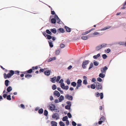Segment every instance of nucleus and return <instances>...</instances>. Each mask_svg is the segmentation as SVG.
<instances>
[{
  "label": "nucleus",
  "instance_id": "1",
  "mask_svg": "<svg viewBox=\"0 0 126 126\" xmlns=\"http://www.w3.org/2000/svg\"><path fill=\"white\" fill-rule=\"evenodd\" d=\"M8 71L9 72V73L7 74H6V73H4L3 74L4 78L5 79H9L14 74L15 72H14V70H10Z\"/></svg>",
  "mask_w": 126,
  "mask_h": 126
},
{
  "label": "nucleus",
  "instance_id": "2",
  "mask_svg": "<svg viewBox=\"0 0 126 126\" xmlns=\"http://www.w3.org/2000/svg\"><path fill=\"white\" fill-rule=\"evenodd\" d=\"M90 61L89 60H86L84 61L82 64V68L84 69L86 68V65L89 63Z\"/></svg>",
  "mask_w": 126,
  "mask_h": 126
},
{
  "label": "nucleus",
  "instance_id": "3",
  "mask_svg": "<svg viewBox=\"0 0 126 126\" xmlns=\"http://www.w3.org/2000/svg\"><path fill=\"white\" fill-rule=\"evenodd\" d=\"M95 95L96 97H98L100 96V99H103L104 97L103 93H100L98 92H97L95 93Z\"/></svg>",
  "mask_w": 126,
  "mask_h": 126
},
{
  "label": "nucleus",
  "instance_id": "4",
  "mask_svg": "<svg viewBox=\"0 0 126 126\" xmlns=\"http://www.w3.org/2000/svg\"><path fill=\"white\" fill-rule=\"evenodd\" d=\"M95 83L96 84V88L97 90H99V89H102V84H101L98 82H95Z\"/></svg>",
  "mask_w": 126,
  "mask_h": 126
},
{
  "label": "nucleus",
  "instance_id": "5",
  "mask_svg": "<svg viewBox=\"0 0 126 126\" xmlns=\"http://www.w3.org/2000/svg\"><path fill=\"white\" fill-rule=\"evenodd\" d=\"M65 98L69 101H72L73 99L72 96L68 94H66L65 96Z\"/></svg>",
  "mask_w": 126,
  "mask_h": 126
},
{
  "label": "nucleus",
  "instance_id": "6",
  "mask_svg": "<svg viewBox=\"0 0 126 126\" xmlns=\"http://www.w3.org/2000/svg\"><path fill=\"white\" fill-rule=\"evenodd\" d=\"M52 117L53 119L56 118V120H58L59 118V115L56 112L53 114Z\"/></svg>",
  "mask_w": 126,
  "mask_h": 126
},
{
  "label": "nucleus",
  "instance_id": "7",
  "mask_svg": "<svg viewBox=\"0 0 126 126\" xmlns=\"http://www.w3.org/2000/svg\"><path fill=\"white\" fill-rule=\"evenodd\" d=\"M108 69V68L106 66H105L101 68V72L102 73H104V74H105L106 71Z\"/></svg>",
  "mask_w": 126,
  "mask_h": 126
},
{
  "label": "nucleus",
  "instance_id": "8",
  "mask_svg": "<svg viewBox=\"0 0 126 126\" xmlns=\"http://www.w3.org/2000/svg\"><path fill=\"white\" fill-rule=\"evenodd\" d=\"M57 33L56 34H58V33H63L65 32V31L64 29L62 28H60L57 30Z\"/></svg>",
  "mask_w": 126,
  "mask_h": 126
},
{
  "label": "nucleus",
  "instance_id": "9",
  "mask_svg": "<svg viewBox=\"0 0 126 126\" xmlns=\"http://www.w3.org/2000/svg\"><path fill=\"white\" fill-rule=\"evenodd\" d=\"M56 16V15L54 16V17L52 18L51 20H50V22L52 24H55L56 23V18L55 17V16Z\"/></svg>",
  "mask_w": 126,
  "mask_h": 126
},
{
  "label": "nucleus",
  "instance_id": "10",
  "mask_svg": "<svg viewBox=\"0 0 126 126\" xmlns=\"http://www.w3.org/2000/svg\"><path fill=\"white\" fill-rule=\"evenodd\" d=\"M53 94L54 96L59 97L60 95V93L57 90L53 92Z\"/></svg>",
  "mask_w": 126,
  "mask_h": 126
},
{
  "label": "nucleus",
  "instance_id": "11",
  "mask_svg": "<svg viewBox=\"0 0 126 126\" xmlns=\"http://www.w3.org/2000/svg\"><path fill=\"white\" fill-rule=\"evenodd\" d=\"M51 72L50 70H48L45 71L44 73L45 75L48 76L50 75Z\"/></svg>",
  "mask_w": 126,
  "mask_h": 126
},
{
  "label": "nucleus",
  "instance_id": "12",
  "mask_svg": "<svg viewBox=\"0 0 126 126\" xmlns=\"http://www.w3.org/2000/svg\"><path fill=\"white\" fill-rule=\"evenodd\" d=\"M56 17V21H57V23L59 24H62V23H63V22L61 21V19H60L59 17L57 15L55 16Z\"/></svg>",
  "mask_w": 126,
  "mask_h": 126
},
{
  "label": "nucleus",
  "instance_id": "13",
  "mask_svg": "<svg viewBox=\"0 0 126 126\" xmlns=\"http://www.w3.org/2000/svg\"><path fill=\"white\" fill-rule=\"evenodd\" d=\"M64 28L66 30V31L68 32H70L71 31V28H69L68 27L65 26H64Z\"/></svg>",
  "mask_w": 126,
  "mask_h": 126
},
{
  "label": "nucleus",
  "instance_id": "14",
  "mask_svg": "<svg viewBox=\"0 0 126 126\" xmlns=\"http://www.w3.org/2000/svg\"><path fill=\"white\" fill-rule=\"evenodd\" d=\"M82 81L81 79H79L78 80L77 85L80 87L82 85Z\"/></svg>",
  "mask_w": 126,
  "mask_h": 126
},
{
  "label": "nucleus",
  "instance_id": "15",
  "mask_svg": "<svg viewBox=\"0 0 126 126\" xmlns=\"http://www.w3.org/2000/svg\"><path fill=\"white\" fill-rule=\"evenodd\" d=\"M10 83V81L8 79H6L4 81V84L6 87H8L9 85V84Z\"/></svg>",
  "mask_w": 126,
  "mask_h": 126
},
{
  "label": "nucleus",
  "instance_id": "16",
  "mask_svg": "<svg viewBox=\"0 0 126 126\" xmlns=\"http://www.w3.org/2000/svg\"><path fill=\"white\" fill-rule=\"evenodd\" d=\"M57 78V77L56 76H55L53 78H50V81L53 83H54L55 82L56 79Z\"/></svg>",
  "mask_w": 126,
  "mask_h": 126
},
{
  "label": "nucleus",
  "instance_id": "17",
  "mask_svg": "<svg viewBox=\"0 0 126 126\" xmlns=\"http://www.w3.org/2000/svg\"><path fill=\"white\" fill-rule=\"evenodd\" d=\"M49 110L51 111H54L55 110L56 107L55 105H54L53 106L49 105Z\"/></svg>",
  "mask_w": 126,
  "mask_h": 126
},
{
  "label": "nucleus",
  "instance_id": "18",
  "mask_svg": "<svg viewBox=\"0 0 126 126\" xmlns=\"http://www.w3.org/2000/svg\"><path fill=\"white\" fill-rule=\"evenodd\" d=\"M64 99V97L63 95H60V96L58 98L59 101L60 102H61Z\"/></svg>",
  "mask_w": 126,
  "mask_h": 126
},
{
  "label": "nucleus",
  "instance_id": "19",
  "mask_svg": "<svg viewBox=\"0 0 126 126\" xmlns=\"http://www.w3.org/2000/svg\"><path fill=\"white\" fill-rule=\"evenodd\" d=\"M49 47L50 48H52L53 47V45L52 43V42L51 40H49L48 41Z\"/></svg>",
  "mask_w": 126,
  "mask_h": 126
},
{
  "label": "nucleus",
  "instance_id": "20",
  "mask_svg": "<svg viewBox=\"0 0 126 126\" xmlns=\"http://www.w3.org/2000/svg\"><path fill=\"white\" fill-rule=\"evenodd\" d=\"M51 39H52L53 41H54L56 40V38L54 36H51V35H49L48 39L50 40Z\"/></svg>",
  "mask_w": 126,
  "mask_h": 126
},
{
  "label": "nucleus",
  "instance_id": "21",
  "mask_svg": "<svg viewBox=\"0 0 126 126\" xmlns=\"http://www.w3.org/2000/svg\"><path fill=\"white\" fill-rule=\"evenodd\" d=\"M50 31H51V33L53 34H56L57 32V30L55 28L51 29H50Z\"/></svg>",
  "mask_w": 126,
  "mask_h": 126
},
{
  "label": "nucleus",
  "instance_id": "22",
  "mask_svg": "<svg viewBox=\"0 0 126 126\" xmlns=\"http://www.w3.org/2000/svg\"><path fill=\"white\" fill-rule=\"evenodd\" d=\"M42 33L43 35L45 36V37H47L46 38L47 39H48L49 37V35L48 34H47L46 32H42Z\"/></svg>",
  "mask_w": 126,
  "mask_h": 126
},
{
  "label": "nucleus",
  "instance_id": "23",
  "mask_svg": "<svg viewBox=\"0 0 126 126\" xmlns=\"http://www.w3.org/2000/svg\"><path fill=\"white\" fill-rule=\"evenodd\" d=\"M99 77L102 78H104L105 76V74L104 73H101L99 75Z\"/></svg>",
  "mask_w": 126,
  "mask_h": 126
},
{
  "label": "nucleus",
  "instance_id": "24",
  "mask_svg": "<svg viewBox=\"0 0 126 126\" xmlns=\"http://www.w3.org/2000/svg\"><path fill=\"white\" fill-rule=\"evenodd\" d=\"M111 27V26H107L105 27L104 28H102L100 30L101 31H104L106 30L109 29Z\"/></svg>",
  "mask_w": 126,
  "mask_h": 126
},
{
  "label": "nucleus",
  "instance_id": "25",
  "mask_svg": "<svg viewBox=\"0 0 126 126\" xmlns=\"http://www.w3.org/2000/svg\"><path fill=\"white\" fill-rule=\"evenodd\" d=\"M51 125L52 126H57V123L54 121H52L51 122Z\"/></svg>",
  "mask_w": 126,
  "mask_h": 126
},
{
  "label": "nucleus",
  "instance_id": "26",
  "mask_svg": "<svg viewBox=\"0 0 126 126\" xmlns=\"http://www.w3.org/2000/svg\"><path fill=\"white\" fill-rule=\"evenodd\" d=\"M100 53L96 55H94L93 56V58L95 59H96L100 57Z\"/></svg>",
  "mask_w": 126,
  "mask_h": 126
},
{
  "label": "nucleus",
  "instance_id": "27",
  "mask_svg": "<svg viewBox=\"0 0 126 126\" xmlns=\"http://www.w3.org/2000/svg\"><path fill=\"white\" fill-rule=\"evenodd\" d=\"M46 32L47 34L49 35H51L52 34L51 33V31H50V30L47 29L46 30Z\"/></svg>",
  "mask_w": 126,
  "mask_h": 126
},
{
  "label": "nucleus",
  "instance_id": "28",
  "mask_svg": "<svg viewBox=\"0 0 126 126\" xmlns=\"http://www.w3.org/2000/svg\"><path fill=\"white\" fill-rule=\"evenodd\" d=\"M12 90V88L11 86H9L8 87L7 89V91L10 92Z\"/></svg>",
  "mask_w": 126,
  "mask_h": 126
},
{
  "label": "nucleus",
  "instance_id": "29",
  "mask_svg": "<svg viewBox=\"0 0 126 126\" xmlns=\"http://www.w3.org/2000/svg\"><path fill=\"white\" fill-rule=\"evenodd\" d=\"M99 45L101 49L102 48H103L106 47L107 45V44H106L104 43L102 44L101 45Z\"/></svg>",
  "mask_w": 126,
  "mask_h": 126
},
{
  "label": "nucleus",
  "instance_id": "30",
  "mask_svg": "<svg viewBox=\"0 0 126 126\" xmlns=\"http://www.w3.org/2000/svg\"><path fill=\"white\" fill-rule=\"evenodd\" d=\"M44 112V110L42 108H41L39 109L38 110V112L40 114H42Z\"/></svg>",
  "mask_w": 126,
  "mask_h": 126
},
{
  "label": "nucleus",
  "instance_id": "31",
  "mask_svg": "<svg viewBox=\"0 0 126 126\" xmlns=\"http://www.w3.org/2000/svg\"><path fill=\"white\" fill-rule=\"evenodd\" d=\"M32 77V75H31L29 74H27L25 75V77L26 78H27L28 79H29L30 78H31Z\"/></svg>",
  "mask_w": 126,
  "mask_h": 126
},
{
  "label": "nucleus",
  "instance_id": "32",
  "mask_svg": "<svg viewBox=\"0 0 126 126\" xmlns=\"http://www.w3.org/2000/svg\"><path fill=\"white\" fill-rule=\"evenodd\" d=\"M93 64L94 66H97L99 64V63L95 60L93 61Z\"/></svg>",
  "mask_w": 126,
  "mask_h": 126
},
{
  "label": "nucleus",
  "instance_id": "33",
  "mask_svg": "<svg viewBox=\"0 0 126 126\" xmlns=\"http://www.w3.org/2000/svg\"><path fill=\"white\" fill-rule=\"evenodd\" d=\"M68 117L67 116H66L63 117V118L62 120L63 121H67V120H68Z\"/></svg>",
  "mask_w": 126,
  "mask_h": 126
},
{
  "label": "nucleus",
  "instance_id": "34",
  "mask_svg": "<svg viewBox=\"0 0 126 126\" xmlns=\"http://www.w3.org/2000/svg\"><path fill=\"white\" fill-rule=\"evenodd\" d=\"M33 69H32V67L30 69L28 70H27V73L28 74H31L33 72Z\"/></svg>",
  "mask_w": 126,
  "mask_h": 126
},
{
  "label": "nucleus",
  "instance_id": "35",
  "mask_svg": "<svg viewBox=\"0 0 126 126\" xmlns=\"http://www.w3.org/2000/svg\"><path fill=\"white\" fill-rule=\"evenodd\" d=\"M48 114V112L46 110H45L44 113V115L46 116H47Z\"/></svg>",
  "mask_w": 126,
  "mask_h": 126
},
{
  "label": "nucleus",
  "instance_id": "36",
  "mask_svg": "<svg viewBox=\"0 0 126 126\" xmlns=\"http://www.w3.org/2000/svg\"><path fill=\"white\" fill-rule=\"evenodd\" d=\"M71 85L74 87H75L77 85V83L75 81L73 82H71Z\"/></svg>",
  "mask_w": 126,
  "mask_h": 126
},
{
  "label": "nucleus",
  "instance_id": "37",
  "mask_svg": "<svg viewBox=\"0 0 126 126\" xmlns=\"http://www.w3.org/2000/svg\"><path fill=\"white\" fill-rule=\"evenodd\" d=\"M94 66V64L93 63H90L89 67L88 68V70H90Z\"/></svg>",
  "mask_w": 126,
  "mask_h": 126
},
{
  "label": "nucleus",
  "instance_id": "38",
  "mask_svg": "<svg viewBox=\"0 0 126 126\" xmlns=\"http://www.w3.org/2000/svg\"><path fill=\"white\" fill-rule=\"evenodd\" d=\"M96 87V85L94 84H92L91 85V88L93 89H94Z\"/></svg>",
  "mask_w": 126,
  "mask_h": 126
},
{
  "label": "nucleus",
  "instance_id": "39",
  "mask_svg": "<svg viewBox=\"0 0 126 126\" xmlns=\"http://www.w3.org/2000/svg\"><path fill=\"white\" fill-rule=\"evenodd\" d=\"M81 39L83 40H87L88 39V37L87 36H82L81 37Z\"/></svg>",
  "mask_w": 126,
  "mask_h": 126
},
{
  "label": "nucleus",
  "instance_id": "40",
  "mask_svg": "<svg viewBox=\"0 0 126 126\" xmlns=\"http://www.w3.org/2000/svg\"><path fill=\"white\" fill-rule=\"evenodd\" d=\"M14 72H15L14 74H15L16 75H20L19 73L20 72V71L19 70H16L14 71Z\"/></svg>",
  "mask_w": 126,
  "mask_h": 126
},
{
  "label": "nucleus",
  "instance_id": "41",
  "mask_svg": "<svg viewBox=\"0 0 126 126\" xmlns=\"http://www.w3.org/2000/svg\"><path fill=\"white\" fill-rule=\"evenodd\" d=\"M60 53V51L59 49L56 50L55 52V54L56 55H58Z\"/></svg>",
  "mask_w": 126,
  "mask_h": 126
},
{
  "label": "nucleus",
  "instance_id": "42",
  "mask_svg": "<svg viewBox=\"0 0 126 126\" xmlns=\"http://www.w3.org/2000/svg\"><path fill=\"white\" fill-rule=\"evenodd\" d=\"M52 90H55L56 89L57 86L56 85L54 84L52 85Z\"/></svg>",
  "mask_w": 126,
  "mask_h": 126
},
{
  "label": "nucleus",
  "instance_id": "43",
  "mask_svg": "<svg viewBox=\"0 0 126 126\" xmlns=\"http://www.w3.org/2000/svg\"><path fill=\"white\" fill-rule=\"evenodd\" d=\"M67 105L69 106L70 107H71L72 106V104H71V102L70 101H67L66 102Z\"/></svg>",
  "mask_w": 126,
  "mask_h": 126
},
{
  "label": "nucleus",
  "instance_id": "44",
  "mask_svg": "<svg viewBox=\"0 0 126 126\" xmlns=\"http://www.w3.org/2000/svg\"><path fill=\"white\" fill-rule=\"evenodd\" d=\"M61 78V77L60 76H58L57 77V79H56V81L57 82H58L60 80Z\"/></svg>",
  "mask_w": 126,
  "mask_h": 126
},
{
  "label": "nucleus",
  "instance_id": "45",
  "mask_svg": "<svg viewBox=\"0 0 126 126\" xmlns=\"http://www.w3.org/2000/svg\"><path fill=\"white\" fill-rule=\"evenodd\" d=\"M101 49L100 46V45H99L98 46H97L95 48V50L97 51H98L100 49Z\"/></svg>",
  "mask_w": 126,
  "mask_h": 126
},
{
  "label": "nucleus",
  "instance_id": "46",
  "mask_svg": "<svg viewBox=\"0 0 126 126\" xmlns=\"http://www.w3.org/2000/svg\"><path fill=\"white\" fill-rule=\"evenodd\" d=\"M105 51L107 53H109L111 51L110 49L109 48H108L107 50H105Z\"/></svg>",
  "mask_w": 126,
  "mask_h": 126
},
{
  "label": "nucleus",
  "instance_id": "47",
  "mask_svg": "<svg viewBox=\"0 0 126 126\" xmlns=\"http://www.w3.org/2000/svg\"><path fill=\"white\" fill-rule=\"evenodd\" d=\"M59 124L60 126H64L65 124L62 121H60L59 122Z\"/></svg>",
  "mask_w": 126,
  "mask_h": 126
},
{
  "label": "nucleus",
  "instance_id": "48",
  "mask_svg": "<svg viewBox=\"0 0 126 126\" xmlns=\"http://www.w3.org/2000/svg\"><path fill=\"white\" fill-rule=\"evenodd\" d=\"M97 80L98 81L101 82L102 81V80L101 78L99 77L97 78Z\"/></svg>",
  "mask_w": 126,
  "mask_h": 126
},
{
  "label": "nucleus",
  "instance_id": "49",
  "mask_svg": "<svg viewBox=\"0 0 126 126\" xmlns=\"http://www.w3.org/2000/svg\"><path fill=\"white\" fill-rule=\"evenodd\" d=\"M65 46L64 44L63 43L60 44V47L61 48H63L65 47Z\"/></svg>",
  "mask_w": 126,
  "mask_h": 126
},
{
  "label": "nucleus",
  "instance_id": "50",
  "mask_svg": "<svg viewBox=\"0 0 126 126\" xmlns=\"http://www.w3.org/2000/svg\"><path fill=\"white\" fill-rule=\"evenodd\" d=\"M7 99L9 100H11V95H8L7 97Z\"/></svg>",
  "mask_w": 126,
  "mask_h": 126
},
{
  "label": "nucleus",
  "instance_id": "51",
  "mask_svg": "<svg viewBox=\"0 0 126 126\" xmlns=\"http://www.w3.org/2000/svg\"><path fill=\"white\" fill-rule=\"evenodd\" d=\"M102 58L104 59H106L107 57V56L106 54H103L102 55Z\"/></svg>",
  "mask_w": 126,
  "mask_h": 126
},
{
  "label": "nucleus",
  "instance_id": "52",
  "mask_svg": "<svg viewBox=\"0 0 126 126\" xmlns=\"http://www.w3.org/2000/svg\"><path fill=\"white\" fill-rule=\"evenodd\" d=\"M65 84L64 83H61L60 84V87L63 89L65 86Z\"/></svg>",
  "mask_w": 126,
  "mask_h": 126
},
{
  "label": "nucleus",
  "instance_id": "53",
  "mask_svg": "<svg viewBox=\"0 0 126 126\" xmlns=\"http://www.w3.org/2000/svg\"><path fill=\"white\" fill-rule=\"evenodd\" d=\"M71 107H70L69 106L66 105L65 106V109L68 110L70 109H71Z\"/></svg>",
  "mask_w": 126,
  "mask_h": 126
},
{
  "label": "nucleus",
  "instance_id": "54",
  "mask_svg": "<svg viewBox=\"0 0 126 126\" xmlns=\"http://www.w3.org/2000/svg\"><path fill=\"white\" fill-rule=\"evenodd\" d=\"M89 32H89V31H86L85 32H82V35H86L87 34H88V33H89Z\"/></svg>",
  "mask_w": 126,
  "mask_h": 126
},
{
  "label": "nucleus",
  "instance_id": "55",
  "mask_svg": "<svg viewBox=\"0 0 126 126\" xmlns=\"http://www.w3.org/2000/svg\"><path fill=\"white\" fill-rule=\"evenodd\" d=\"M39 68H41V69H40L39 71L40 73H41V72H43L45 70V69H43V68H41L40 67H39Z\"/></svg>",
  "mask_w": 126,
  "mask_h": 126
},
{
  "label": "nucleus",
  "instance_id": "56",
  "mask_svg": "<svg viewBox=\"0 0 126 126\" xmlns=\"http://www.w3.org/2000/svg\"><path fill=\"white\" fill-rule=\"evenodd\" d=\"M83 84L85 85L87 84V80L84 79L83 81Z\"/></svg>",
  "mask_w": 126,
  "mask_h": 126
},
{
  "label": "nucleus",
  "instance_id": "57",
  "mask_svg": "<svg viewBox=\"0 0 126 126\" xmlns=\"http://www.w3.org/2000/svg\"><path fill=\"white\" fill-rule=\"evenodd\" d=\"M72 124L73 126H76L77 125L76 122L74 121L72 122Z\"/></svg>",
  "mask_w": 126,
  "mask_h": 126
},
{
  "label": "nucleus",
  "instance_id": "58",
  "mask_svg": "<svg viewBox=\"0 0 126 126\" xmlns=\"http://www.w3.org/2000/svg\"><path fill=\"white\" fill-rule=\"evenodd\" d=\"M118 44L122 45H125V43L124 42H119L118 43Z\"/></svg>",
  "mask_w": 126,
  "mask_h": 126
},
{
  "label": "nucleus",
  "instance_id": "59",
  "mask_svg": "<svg viewBox=\"0 0 126 126\" xmlns=\"http://www.w3.org/2000/svg\"><path fill=\"white\" fill-rule=\"evenodd\" d=\"M66 82L68 85H69L70 83V81L69 79H68L66 80Z\"/></svg>",
  "mask_w": 126,
  "mask_h": 126
},
{
  "label": "nucleus",
  "instance_id": "60",
  "mask_svg": "<svg viewBox=\"0 0 126 126\" xmlns=\"http://www.w3.org/2000/svg\"><path fill=\"white\" fill-rule=\"evenodd\" d=\"M67 116L69 118H71L72 117L71 114L70 112H69L67 113Z\"/></svg>",
  "mask_w": 126,
  "mask_h": 126
},
{
  "label": "nucleus",
  "instance_id": "61",
  "mask_svg": "<svg viewBox=\"0 0 126 126\" xmlns=\"http://www.w3.org/2000/svg\"><path fill=\"white\" fill-rule=\"evenodd\" d=\"M52 61V60L51 58L50 57V58H49L48 60L47 61V60H46L45 61V62H50Z\"/></svg>",
  "mask_w": 126,
  "mask_h": 126
},
{
  "label": "nucleus",
  "instance_id": "62",
  "mask_svg": "<svg viewBox=\"0 0 126 126\" xmlns=\"http://www.w3.org/2000/svg\"><path fill=\"white\" fill-rule=\"evenodd\" d=\"M69 89V86L68 85H66L64 87L63 89L67 90Z\"/></svg>",
  "mask_w": 126,
  "mask_h": 126
},
{
  "label": "nucleus",
  "instance_id": "63",
  "mask_svg": "<svg viewBox=\"0 0 126 126\" xmlns=\"http://www.w3.org/2000/svg\"><path fill=\"white\" fill-rule=\"evenodd\" d=\"M32 69H33V70H34L35 69H37L38 67V66H32Z\"/></svg>",
  "mask_w": 126,
  "mask_h": 126
},
{
  "label": "nucleus",
  "instance_id": "64",
  "mask_svg": "<svg viewBox=\"0 0 126 126\" xmlns=\"http://www.w3.org/2000/svg\"><path fill=\"white\" fill-rule=\"evenodd\" d=\"M0 67L3 70H4V71H5L6 72H7L8 71V70L5 69L4 68H3V67L2 66H0Z\"/></svg>",
  "mask_w": 126,
  "mask_h": 126
}]
</instances>
